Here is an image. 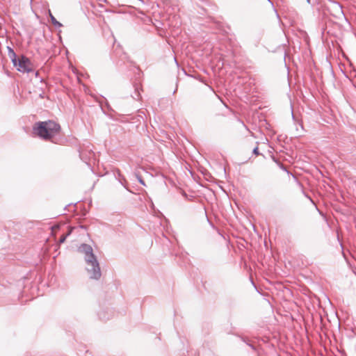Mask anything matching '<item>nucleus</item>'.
<instances>
[{
	"mask_svg": "<svg viewBox=\"0 0 356 356\" xmlns=\"http://www.w3.org/2000/svg\"><path fill=\"white\" fill-rule=\"evenodd\" d=\"M307 1L308 3H310V0H307Z\"/></svg>",
	"mask_w": 356,
	"mask_h": 356,
	"instance_id": "obj_9",
	"label": "nucleus"
},
{
	"mask_svg": "<svg viewBox=\"0 0 356 356\" xmlns=\"http://www.w3.org/2000/svg\"><path fill=\"white\" fill-rule=\"evenodd\" d=\"M138 179L139 182H140L142 185H144V186L145 185V184L144 181L142 179V178H141V177H138Z\"/></svg>",
	"mask_w": 356,
	"mask_h": 356,
	"instance_id": "obj_8",
	"label": "nucleus"
},
{
	"mask_svg": "<svg viewBox=\"0 0 356 356\" xmlns=\"http://www.w3.org/2000/svg\"><path fill=\"white\" fill-rule=\"evenodd\" d=\"M33 130L34 133L39 137L44 140H48L59 133L60 127L55 122L45 121L37 123Z\"/></svg>",
	"mask_w": 356,
	"mask_h": 356,
	"instance_id": "obj_2",
	"label": "nucleus"
},
{
	"mask_svg": "<svg viewBox=\"0 0 356 356\" xmlns=\"http://www.w3.org/2000/svg\"><path fill=\"white\" fill-rule=\"evenodd\" d=\"M70 232H68L67 234H65V235H63V236L60 238V239H59V243H63V242L65 241V239H66V238L67 237V236H68V235H70Z\"/></svg>",
	"mask_w": 356,
	"mask_h": 356,
	"instance_id": "obj_6",
	"label": "nucleus"
},
{
	"mask_svg": "<svg viewBox=\"0 0 356 356\" xmlns=\"http://www.w3.org/2000/svg\"><path fill=\"white\" fill-rule=\"evenodd\" d=\"M253 153H254V154H256V155H258V154H259V151H258V147H254V149H253Z\"/></svg>",
	"mask_w": 356,
	"mask_h": 356,
	"instance_id": "obj_7",
	"label": "nucleus"
},
{
	"mask_svg": "<svg viewBox=\"0 0 356 356\" xmlns=\"http://www.w3.org/2000/svg\"><path fill=\"white\" fill-rule=\"evenodd\" d=\"M13 65L22 73H29L33 70V65L29 58L23 55L16 58L15 64Z\"/></svg>",
	"mask_w": 356,
	"mask_h": 356,
	"instance_id": "obj_3",
	"label": "nucleus"
},
{
	"mask_svg": "<svg viewBox=\"0 0 356 356\" xmlns=\"http://www.w3.org/2000/svg\"><path fill=\"white\" fill-rule=\"evenodd\" d=\"M8 56L11 59L13 64H15L17 55L14 50L10 47H8Z\"/></svg>",
	"mask_w": 356,
	"mask_h": 356,
	"instance_id": "obj_4",
	"label": "nucleus"
},
{
	"mask_svg": "<svg viewBox=\"0 0 356 356\" xmlns=\"http://www.w3.org/2000/svg\"><path fill=\"white\" fill-rule=\"evenodd\" d=\"M48 13H49V17H50V19H51V21L52 24L56 27H61L63 26L62 24L56 20V19L54 17V15H52V13H51L50 10H48Z\"/></svg>",
	"mask_w": 356,
	"mask_h": 356,
	"instance_id": "obj_5",
	"label": "nucleus"
},
{
	"mask_svg": "<svg viewBox=\"0 0 356 356\" xmlns=\"http://www.w3.org/2000/svg\"><path fill=\"white\" fill-rule=\"evenodd\" d=\"M79 251L84 254V259L87 264V271L90 277L94 280H99L102 275L99 262L93 254L92 248L88 244H81Z\"/></svg>",
	"mask_w": 356,
	"mask_h": 356,
	"instance_id": "obj_1",
	"label": "nucleus"
}]
</instances>
